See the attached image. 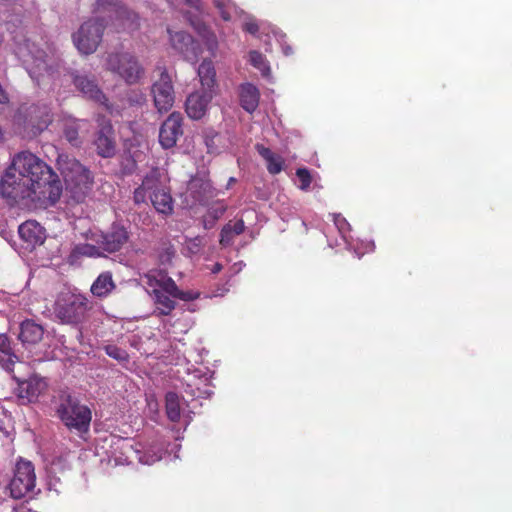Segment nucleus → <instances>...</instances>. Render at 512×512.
I'll list each match as a JSON object with an SVG mask.
<instances>
[{"mask_svg": "<svg viewBox=\"0 0 512 512\" xmlns=\"http://www.w3.org/2000/svg\"><path fill=\"white\" fill-rule=\"evenodd\" d=\"M333 222L337 230L339 231L342 239L344 240L347 249L350 251L355 252L358 256H360L362 253L358 252V248L353 246L352 243L349 242V239L351 237L348 236V233L351 230V226L348 223V221L340 214H333Z\"/></svg>", "mask_w": 512, "mask_h": 512, "instance_id": "32", "label": "nucleus"}, {"mask_svg": "<svg viewBox=\"0 0 512 512\" xmlns=\"http://www.w3.org/2000/svg\"><path fill=\"white\" fill-rule=\"evenodd\" d=\"M186 392L190 393L192 396H195V397L209 396L212 393L209 389H205L204 391H201L199 388H197V391L191 389V390H186Z\"/></svg>", "mask_w": 512, "mask_h": 512, "instance_id": "51", "label": "nucleus"}, {"mask_svg": "<svg viewBox=\"0 0 512 512\" xmlns=\"http://www.w3.org/2000/svg\"><path fill=\"white\" fill-rule=\"evenodd\" d=\"M249 63L259 70L264 77H269L271 74V69L268 61L265 56L256 50H252L249 52Z\"/></svg>", "mask_w": 512, "mask_h": 512, "instance_id": "35", "label": "nucleus"}, {"mask_svg": "<svg viewBox=\"0 0 512 512\" xmlns=\"http://www.w3.org/2000/svg\"><path fill=\"white\" fill-rule=\"evenodd\" d=\"M90 309L88 298L76 288L60 291L53 305V314L62 324L76 325L84 321Z\"/></svg>", "mask_w": 512, "mask_h": 512, "instance_id": "5", "label": "nucleus"}, {"mask_svg": "<svg viewBox=\"0 0 512 512\" xmlns=\"http://www.w3.org/2000/svg\"><path fill=\"white\" fill-rule=\"evenodd\" d=\"M192 385L190 383L187 384V388H191Z\"/></svg>", "mask_w": 512, "mask_h": 512, "instance_id": "58", "label": "nucleus"}, {"mask_svg": "<svg viewBox=\"0 0 512 512\" xmlns=\"http://www.w3.org/2000/svg\"><path fill=\"white\" fill-rule=\"evenodd\" d=\"M71 78L75 87L83 94L84 97L99 102L109 108L105 95L99 89L93 77L85 73L75 71L71 73Z\"/></svg>", "mask_w": 512, "mask_h": 512, "instance_id": "20", "label": "nucleus"}, {"mask_svg": "<svg viewBox=\"0 0 512 512\" xmlns=\"http://www.w3.org/2000/svg\"><path fill=\"white\" fill-rule=\"evenodd\" d=\"M166 414L170 421L177 422L181 416V399L175 392H168L165 397Z\"/></svg>", "mask_w": 512, "mask_h": 512, "instance_id": "33", "label": "nucleus"}, {"mask_svg": "<svg viewBox=\"0 0 512 512\" xmlns=\"http://www.w3.org/2000/svg\"><path fill=\"white\" fill-rule=\"evenodd\" d=\"M217 136H218L217 133H215L212 137H210L208 134L206 135L205 143H206V146H207L209 152H213L215 150V147L213 145V138L217 137Z\"/></svg>", "mask_w": 512, "mask_h": 512, "instance_id": "52", "label": "nucleus"}, {"mask_svg": "<svg viewBox=\"0 0 512 512\" xmlns=\"http://www.w3.org/2000/svg\"><path fill=\"white\" fill-rule=\"evenodd\" d=\"M115 445L122 454L120 457L115 456V462L118 464L131 463L133 459H136L142 464L152 465L161 460L164 451L163 442H156L144 448L141 445L134 447L126 439H117Z\"/></svg>", "mask_w": 512, "mask_h": 512, "instance_id": "7", "label": "nucleus"}, {"mask_svg": "<svg viewBox=\"0 0 512 512\" xmlns=\"http://www.w3.org/2000/svg\"><path fill=\"white\" fill-rule=\"evenodd\" d=\"M296 177L299 181L298 187L303 191H307L312 182L309 170L306 168H298L296 170Z\"/></svg>", "mask_w": 512, "mask_h": 512, "instance_id": "42", "label": "nucleus"}, {"mask_svg": "<svg viewBox=\"0 0 512 512\" xmlns=\"http://www.w3.org/2000/svg\"><path fill=\"white\" fill-rule=\"evenodd\" d=\"M13 378L18 382L17 393L22 403L36 401L47 388L46 381L37 375L31 376L26 380H21L16 375H13Z\"/></svg>", "mask_w": 512, "mask_h": 512, "instance_id": "18", "label": "nucleus"}, {"mask_svg": "<svg viewBox=\"0 0 512 512\" xmlns=\"http://www.w3.org/2000/svg\"><path fill=\"white\" fill-rule=\"evenodd\" d=\"M18 0H0V10H6L8 7L14 5Z\"/></svg>", "mask_w": 512, "mask_h": 512, "instance_id": "54", "label": "nucleus"}, {"mask_svg": "<svg viewBox=\"0 0 512 512\" xmlns=\"http://www.w3.org/2000/svg\"><path fill=\"white\" fill-rule=\"evenodd\" d=\"M213 95V92L206 90L191 93L185 103L187 115L194 120L201 119L206 114Z\"/></svg>", "mask_w": 512, "mask_h": 512, "instance_id": "21", "label": "nucleus"}, {"mask_svg": "<svg viewBox=\"0 0 512 512\" xmlns=\"http://www.w3.org/2000/svg\"><path fill=\"white\" fill-rule=\"evenodd\" d=\"M152 95L158 112H167L172 108L175 94L172 79L166 70L161 72L160 78L152 85Z\"/></svg>", "mask_w": 512, "mask_h": 512, "instance_id": "14", "label": "nucleus"}, {"mask_svg": "<svg viewBox=\"0 0 512 512\" xmlns=\"http://www.w3.org/2000/svg\"><path fill=\"white\" fill-rule=\"evenodd\" d=\"M91 240L101 245L102 250L107 255L122 249L129 240V232L123 224L114 222L107 231L92 233Z\"/></svg>", "mask_w": 512, "mask_h": 512, "instance_id": "13", "label": "nucleus"}, {"mask_svg": "<svg viewBox=\"0 0 512 512\" xmlns=\"http://www.w3.org/2000/svg\"><path fill=\"white\" fill-rule=\"evenodd\" d=\"M191 25L197 30V32L202 36L205 41L207 49L214 55L215 51L218 48V41L216 35L208 30L205 25H203L200 21H194L189 19Z\"/></svg>", "mask_w": 512, "mask_h": 512, "instance_id": "34", "label": "nucleus"}, {"mask_svg": "<svg viewBox=\"0 0 512 512\" xmlns=\"http://www.w3.org/2000/svg\"><path fill=\"white\" fill-rule=\"evenodd\" d=\"M16 55L32 80L39 86H53L64 70L57 49L46 43V50L30 39L16 48Z\"/></svg>", "mask_w": 512, "mask_h": 512, "instance_id": "2", "label": "nucleus"}, {"mask_svg": "<svg viewBox=\"0 0 512 512\" xmlns=\"http://www.w3.org/2000/svg\"><path fill=\"white\" fill-rule=\"evenodd\" d=\"M231 228H232V233H234L235 236L240 235L241 233L244 232V229H245L243 220H238L234 224H231Z\"/></svg>", "mask_w": 512, "mask_h": 512, "instance_id": "50", "label": "nucleus"}, {"mask_svg": "<svg viewBox=\"0 0 512 512\" xmlns=\"http://www.w3.org/2000/svg\"><path fill=\"white\" fill-rule=\"evenodd\" d=\"M18 233L27 246L32 248L43 244L46 239L45 229L34 220L22 223L18 228Z\"/></svg>", "mask_w": 512, "mask_h": 512, "instance_id": "22", "label": "nucleus"}, {"mask_svg": "<svg viewBox=\"0 0 512 512\" xmlns=\"http://www.w3.org/2000/svg\"><path fill=\"white\" fill-rule=\"evenodd\" d=\"M105 253L98 244L81 243L76 245L70 254V259L76 261L81 257L99 258L105 257Z\"/></svg>", "mask_w": 512, "mask_h": 512, "instance_id": "29", "label": "nucleus"}, {"mask_svg": "<svg viewBox=\"0 0 512 512\" xmlns=\"http://www.w3.org/2000/svg\"><path fill=\"white\" fill-rule=\"evenodd\" d=\"M235 234L232 233L231 224L225 225L220 234V243L223 246H228L232 243Z\"/></svg>", "mask_w": 512, "mask_h": 512, "instance_id": "46", "label": "nucleus"}, {"mask_svg": "<svg viewBox=\"0 0 512 512\" xmlns=\"http://www.w3.org/2000/svg\"><path fill=\"white\" fill-rule=\"evenodd\" d=\"M158 175V168L152 169L149 173H147L142 181L141 186L134 191L133 199L136 204L144 203L146 201L147 193H149V196L152 194L153 190L156 188V185H158Z\"/></svg>", "mask_w": 512, "mask_h": 512, "instance_id": "27", "label": "nucleus"}, {"mask_svg": "<svg viewBox=\"0 0 512 512\" xmlns=\"http://www.w3.org/2000/svg\"><path fill=\"white\" fill-rule=\"evenodd\" d=\"M210 189V182L204 178L194 177L188 183L189 193L199 202L204 200L205 196L210 192Z\"/></svg>", "mask_w": 512, "mask_h": 512, "instance_id": "31", "label": "nucleus"}, {"mask_svg": "<svg viewBox=\"0 0 512 512\" xmlns=\"http://www.w3.org/2000/svg\"><path fill=\"white\" fill-rule=\"evenodd\" d=\"M44 334V329L40 324L32 320L23 321L20 325L19 339L23 345H33L38 343Z\"/></svg>", "mask_w": 512, "mask_h": 512, "instance_id": "25", "label": "nucleus"}, {"mask_svg": "<svg viewBox=\"0 0 512 512\" xmlns=\"http://www.w3.org/2000/svg\"><path fill=\"white\" fill-rule=\"evenodd\" d=\"M267 170L270 174H278L283 169V159L279 155H274L272 160H268L267 162Z\"/></svg>", "mask_w": 512, "mask_h": 512, "instance_id": "44", "label": "nucleus"}, {"mask_svg": "<svg viewBox=\"0 0 512 512\" xmlns=\"http://www.w3.org/2000/svg\"><path fill=\"white\" fill-rule=\"evenodd\" d=\"M267 52H270L271 51V43L270 41H267L266 42V49H265Z\"/></svg>", "mask_w": 512, "mask_h": 512, "instance_id": "57", "label": "nucleus"}, {"mask_svg": "<svg viewBox=\"0 0 512 512\" xmlns=\"http://www.w3.org/2000/svg\"><path fill=\"white\" fill-rule=\"evenodd\" d=\"M182 115L173 112L163 122L159 131V143L164 149L172 148L176 145L178 138L183 134Z\"/></svg>", "mask_w": 512, "mask_h": 512, "instance_id": "17", "label": "nucleus"}, {"mask_svg": "<svg viewBox=\"0 0 512 512\" xmlns=\"http://www.w3.org/2000/svg\"><path fill=\"white\" fill-rule=\"evenodd\" d=\"M197 73L202 90L214 93V87L216 85V71L212 61L204 60L198 67Z\"/></svg>", "mask_w": 512, "mask_h": 512, "instance_id": "28", "label": "nucleus"}, {"mask_svg": "<svg viewBox=\"0 0 512 512\" xmlns=\"http://www.w3.org/2000/svg\"><path fill=\"white\" fill-rule=\"evenodd\" d=\"M269 28H270V31H271L273 37L275 38V40L281 45L283 53L286 56L292 54V48L290 46L284 44L285 34H283L281 31H279L275 27H269Z\"/></svg>", "mask_w": 512, "mask_h": 512, "instance_id": "45", "label": "nucleus"}, {"mask_svg": "<svg viewBox=\"0 0 512 512\" xmlns=\"http://www.w3.org/2000/svg\"><path fill=\"white\" fill-rule=\"evenodd\" d=\"M58 169L63 176L66 189L77 201H82L91 189L93 177L88 168L76 158L60 154L57 158Z\"/></svg>", "mask_w": 512, "mask_h": 512, "instance_id": "4", "label": "nucleus"}, {"mask_svg": "<svg viewBox=\"0 0 512 512\" xmlns=\"http://www.w3.org/2000/svg\"><path fill=\"white\" fill-rule=\"evenodd\" d=\"M215 7L219 10V13L223 20L229 21L231 19V12L235 10V6L230 0H214Z\"/></svg>", "mask_w": 512, "mask_h": 512, "instance_id": "40", "label": "nucleus"}, {"mask_svg": "<svg viewBox=\"0 0 512 512\" xmlns=\"http://www.w3.org/2000/svg\"><path fill=\"white\" fill-rule=\"evenodd\" d=\"M56 413L68 429L80 434L88 432L92 413L88 406L80 403L77 398L71 395L61 396Z\"/></svg>", "mask_w": 512, "mask_h": 512, "instance_id": "6", "label": "nucleus"}, {"mask_svg": "<svg viewBox=\"0 0 512 512\" xmlns=\"http://www.w3.org/2000/svg\"><path fill=\"white\" fill-rule=\"evenodd\" d=\"M167 32L173 49L183 55L187 61L196 63L202 53L200 44L184 31L173 32L168 28Z\"/></svg>", "mask_w": 512, "mask_h": 512, "instance_id": "15", "label": "nucleus"}, {"mask_svg": "<svg viewBox=\"0 0 512 512\" xmlns=\"http://www.w3.org/2000/svg\"><path fill=\"white\" fill-rule=\"evenodd\" d=\"M105 29L104 19L91 18L72 34L75 48L82 55L93 54L100 45Z\"/></svg>", "mask_w": 512, "mask_h": 512, "instance_id": "8", "label": "nucleus"}, {"mask_svg": "<svg viewBox=\"0 0 512 512\" xmlns=\"http://www.w3.org/2000/svg\"><path fill=\"white\" fill-rule=\"evenodd\" d=\"M157 184L150 195L151 203L158 213L170 215L173 212V199L166 186V176L160 169Z\"/></svg>", "mask_w": 512, "mask_h": 512, "instance_id": "19", "label": "nucleus"}, {"mask_svg": "<svg viewBox=\"0 0 512 512\" xmlns=\"http://www.w3.org/2000/svg\"><path fill=\"white\" fill-rule=\"evenodd\" d=\"M16 355L10 352V344L5 334H0V366L8 372H14Z\"/></svg>", "mask_w": 512, "mask_h": 512, "instance_id": "30", "label": "nucleus"}, {"mask_svg": "<svg viewBox=\"0 0 512 512\" xmlns=\"http://www.w3.org/2000/svg\"><path fill=\"white\" fill-rule=\"evenodd\" d=\"M64 136L66 140L72 145V146H79L81 144L80 138H79V122L74 120L67 122L64 126Z\"/></svg>", "mask_w": 512, "mask_h": 512, "instance_id": "37", "label": "nucleus"}, {"mask_svg": "<svg viewBox=\"0 0 512 512\" xmlns=\"http://www.w3.org/2000/svg\"><path fill=\"white\" fill-rule=\"evenodd\" d=\"M115 288L116 284L113 280L112 273L105 271L98 275L92 283L90 291L95 297L105 298L109 296Z\"/></svg>", "mask_w": 512, "mask_h": 512, "instance_id": "26", "label": "nucleus"}, {"mask_svg": "<svg viewBox=\"0 0 512 512\" xmlns=\"http://www.w3.org/2000/svg\"><path fill=\"white\" fill-rule=\"evenodd\" d=\"M52 118L47 106L33 105L17 117L19 133L25 138H34L44 131Z\"/></svg>", "mask_w": 512, "mask_h": 512, "instance_id": "10", "label": "nucleus"}, {"mask_svg": "<svg viewBox=\"0 0 512 512\" xmlns=\"http://www.w3.org/2000/svg\"><path fill=\"white\" fill-rule=\"evenodd\" d=\"M100 129L96 133L94 146L97 154L103 158L112 157L115 154L116 146L113 137V127L105 117L97 119Z\"/></svg>", "mask_w": 512, "mask_h": 512, "instance_id": "16", "label": "nucleus"}, {"mask_svg": "<svg viewBox=\"0 0 512 512\" xmlns=\"http://www.w3.org/2000/svg\"><path fill=\"white\" fill-rule=\"evenodd\" d=\"M176 250L171 244H163L158 252V259L161 265L167 266L172 263Z\"/></svg>", "mask_w": 512, "mask_h": 512, "instance_id": "39", "label": "nucleus"}, {"mask_svg": "<svg viewBox=\"0 0 512 512\" xmlns=\"http://www.w3.org/2000/svg\"><path fill=\"white\" fill-rule=\"evenodd\" d=\"M0 193L14 203L29 200L43 207L56 204L62 185L52 168L35 154L21 151L0 182Z\"/></svg>", "mask_w": 512, "mask_h": 512, "instance_id": "1", "label": "nucleus"}, {"mask_svg": "<svg viewBox=\"0 0 512 512\" xmlns=\"http://www.w3.org/2000/svg\"><path fill=\"white\" fill-rule=\"evenodd\" d=\"M239 97L241 107L245 111L253 113L257 109L260 100V92L255 85L251 83L242 84L239 89Z\"/></svg>", "mask_w": 512, "mask_h": 512, "instance_id": "24", "label": "nucleus"}, {"mask_svg": "<svg viewBox=\"0 0 512 512\" xmlns=\"http://www.w3.org/2000/svg\"><path fill=\"white\" fill-rule=\"evenodd\" d=\"M222 270V265L220 263H215L211 269L213 274L219 273Z\"/></svg>", "mask_w": 512, "mask_h": 512, "instance_id": "55", "label": "nucleus"}, {"mask_svg": "<svg viewBox=\"0 0 512 512\" xmlns=\"http://www.w3.org/2000/svg\"><path fill=\"white\" fill-rule=\"evenodd\" d=\"M259 155L267 162L268 160H272L275 153H273L269 148L265 147L262 144H257L255 146Z\"/></svg>", "mask_w": 512, "mask_h": 512, "instance_id": "48", "label": "nucleus"}, {"mask_svg": "<svg viewBox=\"0 0 512 512\" xmlns=\"http://www.w3.org/2000/svg\"><path fill=\"white\" fill-rule=\"evenodd\" d=\"M146 289L151 296L155 313L163 316L170 315L175 309V299L185 302L193 301L200 295L198 291H183L164 270H151L144 276Z\"/></svg>", "mask_w": 512, "mask_h": 512, "instance_id": "3", "label": "nucleus"}, {"mask_svg": "<svg viewBox=\"0 0 512 512\" xmlns=\"http://www.w3.org/2000/svg\"><path fill=\"white\" fill-rule=\"evenodd\" d=\"M105 352L109 357L121 363L126 362L129 359L128 353L124 349L119 348L116 345L105 346Z\"/></svg>", "mask_w": 512, "mask_h": 512, "instance_id": "41", "label": "nucleus"}, {"mask_svg": "<svg viewBox=\"0 0 512 512\" xmlns=\"http://www.w3.org/2000/svg\"><path fill=\"white\" fill-rule=\"evenodd\" d=\"M113 18V24L115 26L116 31H127L132 32L138 29L139 27V17L138 15L129 10L126 6L120 7L117 10Z\"/></svg>", "mask_w": 512, "mask_h": 512, "instance_id": "23", "label": "nucleus"}, {"mask_svg": "<svg viewBox=\"0 0 512 512\" xmlns=\"http://www.w3.org/2000/svg\"><path fill=\"white\" fill-rule=\"evenodd\" d=\"M349 242L352 243L353 246L358 248V252L362 253L360 256H358L354 252V254L357 258H361L365 253L374 251V248H375L373 241L354 240V239L350 238Z\"/></svg>", "mask_w": 512, "mask_h": 512, "instance_id": "43", "label": "nucleus"}, {"mask_svg": "<svg viewBox=\"0 0 512 512\" xmlns=\"http://www.w3.org/2000/svg\"><path fill=\"white\" fill-rule=\"evenodd\" d=\"M204 244V239L200 236L188 238L184 243V250L189 256L197 255L200 253Z\"/></svg>", "mask_w": 512, "mask_h": 512, "instance_id": "38", "label": "nucleus"}, {"mask_svg": "<svg viewBox=\"0 0 512 512\" xmlns=\"http://www.w3.org/2000/svg\"><path fill=\"white\" fill-rule=\"evenodd\" d=\"M7 488L13 499L32 497L35 494L36 475L30 461L20 459L16 463L14 475Z\"/></svg>", "mask_w": 512, "mask_h": 512, "instance_id": "9", "label": "nucleus"}, {"mask_svg": "<svg viewBox=\"0 0 512 512\" xmlns=\"http://www.w3.org/2000/svg\"><path fill=\"white\" fill-rule=\"evenodd\" d=\"M228 291L227 288H222L220 291H216L214 296H223Z\"/></svg>", "mask_w": 512, "mask_h": 512, "instance_id": "56", "label": "nucleus"}, {"mask_svg": "<svg viewBox=\"0 0 512 512\" xmlns=\"http://www.w3.org/2000/svg\"><path fill=\"white\" fill-rule=\"evenodd\" d=\"M244 30L255 35L258 30H259V26L258 24L256 23L255 20L253 19H248L245 23H244V26H243Z\"/></svg>", "mask_w": 512, "mask_h": 512, "instance_id": "49", "label": "nucleus"}, {"mask_svg": "<svg viewBox=\"0 0 512 512\" xmlns=\"http://www.w3.org/2000/svg\"><path fill=\"white\" fill-rule=\"evenodd\" d=\"M122 6L123 4L119 0H96L95 12L110 13L111 17H114L117 10Z\"/></svg>", "mask_w": 512, "mask_h": 512, "instance_id": "36", "label": "nucleus"}, {"mask_svg": "<svg viewBox=\"0 0 512 512\" xmlns=\"http://www.w3.org/2000/svg\"><path fill=\"white\" fill-rule=\"evenodd\" d=\"M226 211V205L223 202H216L213 204L209 210L208 215L213 219L216 220L219 217H221L224 212Z\"/></svg>", "mask_w": 512, "mask_h": 512, "instance_id": "47", "label": "nucleus"}, {"mask_svg": "<svg viewBox=\"0 0 512 512\" xmlns=\"http://www.w3.org/2000/svg\"><path fill=\"white\" fill-rule=\"evenodd\" d=\"M187 5L196 9L198 12L201 11V0H183Z\"/></svg>", "mask_w": 512, "mask_h": 512, "instance_id": "53", "label": "nucleus"}, {"mask_svg": "<svg viewBox=\"0 0 512 512\" xmlns=\"http://www.w3.org/2000/svg\"><path fill=\"white\" fill-rule=\"evenodd\" d=\"M52 118L47 106L33 105L17 117L19 133L25 138H34L44 131Z\"/></svg>", "mask_w": 512, "mask_h": 512, "instance_id": "11", "label": "nucleus"}, {"mask_svg": "<svg viewBox=\"0 0 512 512\" xmlns=\"http://www.w3.org/2000/svg\"><path fill=\"white\" fill-rule=\"evenodd\" d=\"M106 65L108 70L117 73L128 84L137 83L144 74L138 59L129 52L110 54Z\"/></svg>", "mask_w": 512, "mask_h": 512, "instance_id": "12", "label": "nucleus"}]
</instances>
